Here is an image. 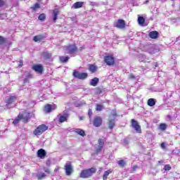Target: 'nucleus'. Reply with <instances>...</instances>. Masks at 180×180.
Masks as SVG:
<instances>
[{"instance_id": "obj_34", "label": "nucleus", "mask_w": 180, "mask_h": 180, "mask_svg": "<svg viewBox=\"0 0 180 180\" xmlns=\"http://www.w3.org/2000/svg\"><path fill=\"white\" fill-rule=\"evenodd\" d=\"M43 57H44L45 58H51V54L49 52H44L42 53Z\"/></svg>"}, {"instance_id": "obj_15", "label": "nucleus", "mask_w": 180, "mask_h": 180, "mask_svg": "<svg viewBox=\"0 0 180 180\" xmlns=\"http://www.w3.org/2000/svg\"><path fill=\"white\" fill-rule=\"evenodd\" d=\"M115 118H110L108 121V128L110 130H112L113 127H115Z\"/></svg>"}, {"instance_id": "obj_57", "label": "nucleus", "mask_w": 180, "mask_h": 180, "mask_svg": "<svg viewBox=\"0 0 180 180\" xmlns=\"http://www.w3.org/2000/svg\"><path fill=\"white\" fill-rule=\"evenodd\" d=\"M124 143H125V144H127V141H124Z\"/></svg>"}, {"instance_id": "obj_39", "label": "nucleus", "mask_w": 180, "mask_h": 180, "mask_svg": "<svg viewBox=\"0 0 180 180\" xmlns=\"http://www.w3.org/2000/svg\"><path fill=\"white\" fill-rule=\"evenodd\" d=\"M163 169L165 171H171V165H165Z\"/></svg>"}, {"instance_id": "obj_19", "label": "nucleus", "mask_w": 180, "mask_h": 180, "mask_svg": "<svg viewBox=\"0 0 180 180\" xmlns=\"http://www.w3.org/2000/svg\"><path fill=\"white\" fill-rule=\"evenodd\" d=\"M98 82H99V79L94 77L91 80L90 85H91V86H96L98 85Z\"/></svg>"}, {"instance_id": "obj_5", "label": "nucleus", "mask_w": 180, "mask_h": 180, "mask_svg": "<svg viewBox=\"0 0 180 180\" xmlns=\"http://www.w3.org/2000/svg\"><path fill=\"white\" fill-rule=\"evenodd\" d=\"M18 117H20L24 123H27L30 120V113L25 112L22 114H19Z\"/></svg>"}, {"instance_id": "obj_37", "label": "nucleus", "mask_w": 180, "mask_h": 180, "mask_svg": "<svg viewBox=\"0 0 180 180\" xmlns=\"http://www.w3.org/2000/svg\"><path fill=\"white\" fill-rule=\"evenodd\" d=\"M98 143L99 144L98 146H100L101 147H103V146L105 144V141L102 139H98Z\"/></svg>"}, {"instance_id": "obj_46", "label": "nucleus", "mask_w": 180, "mask_h": 180, "mask_svg": "<svg viewBox=\"0 0 180 180\" xmlns=\"http://www.w3.org/2000/svg\"><path fill=\"white\" fill-rule=\"evenodd\" d=\"M5 18H6V13L0 14L1 19H5Z\"/></svg>"}, {"instance_id": "obj_22", "label": "nucleus", "mask_w": 180, "mask_h": 180, "mask_svg": "<svg viewBox=\"0 0 180 180\" xmlns=\"http://www.w3.org/2000/svg\"><path fill=\"white\" fill-rule=\"evenodd\" d=\"M150 39H157L158 37V32L157 31H152L149 33Z\"/></svg>"}, {"instance_id": "obj_8", "label": "nucleus", "mask_w": 180, "mask_h": 180, "mask_svg": "<svg viewBox=\"0 0 180 180\" xmlns=\"http://www.w3.org/2000/svg\"><path fill=\"white\" fill-rule=\"evenodd\" d=\"M65 174L68 176H70L72 174V165L70 162H67L65 165Z\"/></svg>"}, {"instance_id": "obj_35", "label": "nucleus", "mask_w": 180, "mask_h": 180, "mask_svg": "<svg viewBox=\"0 0 180 180\" xmlns=\"http://www.w3.org/2000/svg\"><path fill=\"white\" fill-rule=\"evenodd\" d=\"M39 8H40V4H39V3H36L32 7H31V9H32L33 11H36Z\"/></svg>"}, {"instance_id": "obj_17", "label": "nucleus", "mask_w": 180, "mask_h": 180, "mask_svg": "<svg viewBox=\"0 0 180 180\" xmlns=\"http://www.w3.org/2000/svg\"><path fill=\"white\" fill-rule=\"evenodd\" d=\"M68 117H70V115L68 114H64L63 115H61L59 117L60 123H64V122H67Z\"/></svg>"}, {"instance_id": "obj_54", "label": "nucleus", "mask_w": 180, "mask_h": 180, "mask_svg": "<svg viewBox=\"0 0 180 180\" xmlns=\"http://www.w3.org/2000/svg\"><path fill=\"white\" fill-rule=\"evenodd\" d=\"M77 106H82V104L81 103H79L77 104Z\"/></svg>"}, {"instance_id": "obj_20", "label": "nucleus", "mask_w": 180, "mask_h": 180, "mask_svg": "<svg viewBox=\"0 0 180 180\" xmlns=\"http://www.w3.org/2000/svg\"><path fill=\"white\" fill-rule=\"evenodd\" d=\"M156 102L157 101L155 100V98H149L148 100V105L150 107L155 106Z\"/></svg>"}, {"instance_id": "obj_13", "label": "nucleus", "mask_w": 180, "mask_h": 180, "mask_svg": "<svg viewBox=\"0 0 180 180\" xmlns=\"http://www.w3.org/2000/svg\"><path fill=\"white\" fill-rule=\"evenodd\" d=\"M147 51L150 54H155V53H157L158 51V50H157V49H155V45L150 44L147 46Z\"/></svg>"}, {"instance_id": "obj_29", "label": "nucleus", "mask_w": 180, "mask_h": 180, "mask_svg": "<svg viewBox=\"0 0 180 180\" xmlns=\"http://www.w3.org/2000/svg\"><path fill=\"white\" fill-rule=\"evenodd\" d=\"M117 164L120 167H121L122 168H123L125 165H126V162L123 160H118Z\"/></svg>"}, {"instance_id": "obj_27", "label": "nucleus", "mask_w": 180, "mask_h": 180, "mask_svg": "<svg viewBox=\"0 0 180 180\" xmlns=\"http://www.w3.org/2000/svg\"><path fill=\"white\" fill-rule=\"evenodd\" d=\"M60 60L61 63H67L70 60V57L68 56H60Z\"/></svg>"}, {"instance_id": "obj_21", "label": "nucleus", "mask_w": 180, "mask_h": 180, "mask_svg": "<svg viewBox=\"0 0 180 180\" xmlns=\"http://www.w3.org/2000/svg\"><path fill=\"white\" fill-rule=\"evenodd\" d=\"M75 133H77L79 134V136H82L84 137L85 136V131L81 129H74Z\"/></svg>"}, {"instance_id": "obj_9", "label": "nucleus", "mask_w": 180, "mask_h": 180, "mask_svg": "<svg viewBox=\"0 0 180 180\" xmlns=\"http://www.w3.org/2000/svg\"><path fill=\"white\" fill-rule=\"evenodd\" d=\"M104 61L107 65H113L115 64V58L111 56H107L105 57Z\"/></svg>"}, {"instance_id": "obj_4", "label": "nucleus", "mask_w": 180, "mask_h": 180, "mask_svg": "<svg viewBox=\"0 0 180 180\" xmlns=\"http://www.w3.org/2000/svg\"><path fill=\"white\" fill-rule=\"evenodd\" d=\"M131 123L132 129H134L136 133H141V127L140 126V124H139V122L137 121H136L134 119H132L131 120Z\"/></svg>"}, {"instance_id": "obj_45", "label": "nucleus", "mask_w": 180, "mask_h": 180, "mask_svg": "<svg viewBox=\"0 0 180 180\" xmlns=\"http://www.w3.org/2000/svg\"><path fill=\"white\" fill-rule=\"evenodd\" d=\"M44 172H46V174H50V169L47 167H44Z\"/></svg>"}, {"instance_id": "obj_24", "label": "nucleus", "mask_w": 180, "mask_h": 180, "mask_svg": "<svg viewBox=\"0 0 180 180\" xmlns=\"http://www.w3.org/2000/svg\"><path fill=\"white\" fill-rule=\"evenodd\" d=\"M43 39H44V37H43V35H37L35 37H34V41H41V40H43Z\"/></svg>"}, {"instance_id": "obj_40", "label": "nucleus", "mask_w": 180, "mask_h": 180, "mask_svg": "<svg viewBox=\"0 0 180 180\" xmlns=\"http://www.w3.org/2000/svg\"><path fill=\"white\" fill-rule=\"evenodd\" d=\"M160 130H166L167 129V124H160Z\"/></svg>"}, {"instance_id": "obj_25", "label": "nucleus", "mask_w": 180, "mask_h": 180, "mask_svg": "<svg viewBox=\"0 0 180 180\" xmlns=\"http://www.w3.org/2000/svg\"><path fill=\"white\" fill-rule=\"evenodd\" d=\"M109 174H112V170L109 169L108 171H105L103 176V179L106 180L108 179V176H109Z\"/></svg>"}, {"instance_id": "obj_23", "label": "nucleus", "mask_w": 180, "mask_h": 180, "mask_svg": "<svg viewBox=\"0 0 180 180\" xmlns=\"http://www.w3.org/2000/svg\"><path fill=\"white\" fill-rule=\"evenodd\" d=\"M144 22H146V19L144 18V17L139 16L138 18L139 25H140L141 26H144Z\"/></svg>"}, {"instance_id": "obj_7", "label": "nucleus", "mask_w": 180, "mask_h": 180, "mask_svg": "<svg viewBox=\"0 0 180 180\" xmlns=\"http://www.w3.org/2000/svg\"><path fill=\"white\" fill-rule=\"evenodd\" d=\"M115 27L117 29H125L126 28V21L124 20L119 19L117 20L116 24H115Z\"/></svg>"}, {"instance_id": "obj_11", "label": "nucleus", "mask_w": 180, "mask_h": 180, "mask_svg": "<svg viewBox=\"0 0 180 180\" xmlns=\"http://www.w3.org/2000/svg\"><path fill=\"white\" fill-rule=\"evenodd\" d=\"M93 124L95 127H101L102 126V117H96L94 119Z\"/></svg>"}, {"instance_id": "obj_48", "label": "nucleus", "mask_w": 180, "mask_h": 180, "mask_svg": "<svg viewBox=\"0 0 180 180\" xmlns=\"http://www.w3.org/2000/svg\"><path fill=\"white\" fill-rule=\"evenodd\" d=\"M20 105H24V106H26L27 105V102H26V101H21L20 103Z\"/></svg>"}, {"instance_id": "obj_2", "label": "nucleus", "mask_w": 180, "mask_h": 180, "mask_svg": "<svg viewBox=\"0 0 180 180\" xmlns=\"http://www.w3.org/2000/svg\"><path fill=\"white\" fill-rule=\"evenodd\" d=\"M65 53L66 54H74L78 51V48L75 45H68L64 47Z\"/></svg>"}, {"instance_id": "obj_58", "label": "nucleus", "mask_w": 180, "mask_h": 180, "mask_svg": "<svg viewBox=\"0 0 180 180\" xmlns=\"http://www.w3.org/2000/svg\"><path fill=\"white\" fill-rule=\"evenodd\" d=\"M103 180H105V179H103ZM105 180H108V179H105Z\"/></svg>"}, {"instance_id": "obj_43", "label": "nucleus", "mask_w": 180, "mask_h": 180, "mask_svg": "<svg viewBox=\"0 0 180 180\" xmlns=\"http://www.w3.org/2000/svg\"><path fill=\"white\" fill-rule=\"evenodd\" d=\"M2 6H5V1L0 0V8H2Z\"/></svg>"}, {"instance_id": "obj_26", "label": "nucleus", "mask_w": 180, "mask_h": 180, "mask_svg": "<svg viewBox=\"0 0 180 180\" xmlns=\"http://www.w3.org/2000/svg\"><path fill=\"white\" fill-rule=\"evenodd\" d=\"M117 116V113L116 112V110H112L111 112V115L109 116L110 119H116L115 117Z\"/></svg>"}, {"instance_id": "obj_33", "label": "nucleus", "mask_w": 180, "mask_h": 180, "mask_svg": "<svg viewBox=\"0 0 180 180\" xmlns=\"http://www.w3.org/2000/svg\"><path fill=\"white\" fill-rule=\"evenodd\" d=\"M20 120H22L21 117H19V115L18 116L17 118H15L14 120V121L13 122V124H14L15 126H16V124H18V123H19V122H20Z\"/></svg>"}, {"instance_id": "obj_47", "label": "nucleus", "mask_w": 180, "mask_h": 180, "mask_svg": "<svg viewBox=\"0 0 180 180\" xmlns=\"http://www.w3.org/2000/svg\"><path fill=\"white\" fill-rule=\"evenodd\" d=\"M88 115L89 117L92 116V109H89Z\"/></svg>"}, {"instance_id": "obj_18", "label": "nucleus", "mask_w": 180, "mask_h": 180, "mask_svg": "<svg viewBox=\"0 0 180 180\" xmlns=\"http://www.w3.org/2000/svg\"><path fill=\"white\" fill-rule=\"evenodd\" d=\"M82 5H84V2L77 1L72 5V8H74V9H78L79 8H82Z\"/></svg>"}, {"instance_id": "obj_49", "label": "nucleus", "mask_w": 180, "mask_h": 180, "mask_svg": "<svg viewBox=\"0 0 180 180\" xmlns=\"http://www.w3.org/2000/svg\"><path fill=\"white\" fill-rule=\"evenodd\" d=\"M129 78H130V79H136V77H134V75H132V74H131L129 75Z\"/></svg>"}, {"instance_id": "obj_31", "label": "nucleus", "mask_w": 180, "mask_h": 180, "mask_svg": "<svg viewBox=\"0 0 180 180\" xmlns=\"http://www.w3.org/2000/svg\"><path fill=\"white\" fill-rule=\"evenodd\" d=\"M37 177L38 178V179H43V178H46V174L38 173L37 174Z\"/></svg>"}, {"instance_id": "obj_36", "label": "nucleus", "mask_w": 180, "mask_h": 180, "mask_svg": "<svg viewBox=\"0 0 180 180\" xmlns=\"http://www.w3.org/2000/svg\"><path fill=\"white\" fill-rule=\"evenodd\" d=\"M103 109V105H99V104H96V110H97L98 112H101V110H102Z\"/></svg>"}, {"instance_id": "obj_3", "label": "nucleus", "mask_w": 180, "mask_h": 180, "mask_svg": "<svg viewBox=\"0 0 180 180\" xmlns=\"http://www.w3.org/2000/svg\"><path fill=\"white\" fill-rule=\"evenodd\" d=\"M49 127L46 126L45 124L39 125L34 131V134L35 136H40L42 133H44L46 130H47Z\"/></svg>"}, {"instance_id": "obj_41", "label": "nucleus", "mask_w": 180, "mask_h": 180, "mask_svg": "<svg viewBox=\"0 0 180 180\" xmlns=\"http://www.w3.org/2000/svg\"><path fill=\"white\" fill-rule=\"evenodd\" d=\"M5 41H6V39L4 38V37L0 36V44H4Z\"/></svg>"}, {"instance_id": "obj_44", "label": "nucleus", "mask_w": 180, "mask_h": 180, "mask_svg": "<svg viewBox=\"0 0 180 180\" xmlns=\"http://www.w3.org/2000/svg\"><path fill=\"white\" fill-rule=\"evenodd\" d=\"M25 78H27L28 79H31V78H33V76L30 73H27Z\"/></svg>"}, {"instance_id": "obj_38", "label": "nucleus", "mask_w": 180, "mask_h": 180, "mask_svg": "<svg viewBox=\"0 0 180 180\" xmlns=\"http://www.w3.org/2000/svg\"><path fill=\"white\" fill-rule=\"evenodd\" d=\"M139 61H141V62L144 61V60H146V56H144V55H143V54L139 55Z\"/></svg>"}, {"instance_id": "obj_50", "label": "nucleus", "mask_w": 180, "mask_h": 180, "mask_svg": "<svg viewBox=\"0 0 180 180\" xmlns=\"http://www.w3.org/2000/svg\"><path fill=\"white\" fill-rule=\"evenodd\" d=\"M27 82H29V79H27V77H25L24 79V84H27Z\"/></svg>"}, {"instance_id": "obj_32", "label": "nucleus", "mask_w": 180, "mask_h": 180, "mask_svg": "<svg viewBox=\"0 0 180 180\" xmlns=\"http://www.w3.org/2000/svg\"><path fill=\"white\" fill-rule=\"evenodd\" d=\"M38 19L39 20H41L42 22H44V20H46V14L42 13L41 15H39Z\"/></svg>"}, {"instance_id": "obj_10", "label": "nucleus", "mask_w": 180, "mask_h": 180, "mask_svg": "<svg viewBox=\"0 0 180 180\" xmlns=\"http://www.w3.org/2000/svg\"><path fill=\"white\" fill-rule=\"evenodd\" d=\"M15 102H16V96H10L8 98H7L6 107L8 108V109H11V108H12V106H11V105H12V103H13Z\"/></svg>"}, {"instance_id": "obj_12", "label": "nucleus", "mask_w": 180, "mask_h": 180, "mask_svg": "<svg viewBox=\"0 0 180 180\" xmlns=\"http://www.w3.org/2000/svg\"><path fill=\"white\" fill-rule=\"evenodd\" d=\"M56 109H57V105L48 104L45 105L44 110L46 113H50V112Z\"/></svg>"}, {"instance_id": "obj_14", "label": "nucleus", "mask_w": 180, "mask_h": 180, "mask_svg": "<svg viewBox=\"0 0 180 180\" xmlns=\"http://www.w3.org/2000/svg\"><path fill=\"white\" fill-rule=\"evenodd\" d=\"M32 70L36 72H39V74H41L43 72V65H35L32 67Z\"/></svg>"}, {"instance_id": "obj_42", "label": "nucleus", "mask_w": 180, "mask_h": 180, "mask_svg": "<svg viewBox=\"0 0 180 180\" xmlns=\"http://www.w3.org/2000/svg\"><path fill=\"white\" fill-rule=\"evenodd\" d=\"M102 148H103V146H101L98 145V148L96 149V153H101V151H102Z\"/></svg>"}, {"instance_id": "obj_53", "label": "nucleus", "mask_w": 180, "mask_h": 180, "mask_svg": "<svg viewBox=\"0 0 180 180\" xmlns=\"http://www.w3.org/2000/svg\"><path fill=\"white\" fill-rule=\"evenodd\" d=\"M154 66H155V68H157V67H158V63H154Z\"/></svg>"}, {"instance_id": "obj_30", "label": "nucleus", "mask_w": 180, "mask_h": 180, "mask_svg": "<svg viewBox=\"0 0 180 180\" xmlns=\"http://www.w3.org/2000/svg\"><path fill=\"white\" fill-rule=\"evenodd\" d=\"M89 70L91 71V72H95L97 70V68L94 65H90Z\"/></svg>"}, {"instance_id": "obj_52", "label": "nucleus", "mask_w": 180, "mask_h": 180, "mask_svg": "<svg viewBox=\"0 0 180 180\" xmlns=\"http://www.w3.org/2000/svg\"><path fill=\"white\" fill-rule=\"evenodd\" d=\"M161 148H165V143H161Z\"/></svg>"}, {"instance_id": "obj_1", "label": "nucleus", "mask_w": 180, "mask_h": 180, "mask_svg": "<svg viewBox=\"0 0 180 180\" xmlns=\"http://www.w3.org/2000/svg\"><path fill=\"white\" fill-rule=\"evenodd\" d=\"M95 172H96V169L94 167L82 170L80 173V178H89L92 176Z\"/></svg>"}, {"instance_id": "obj_28", "label": "nucleus", "mask_w": 180, "mask_h": 180, "mask_svg": "<svg viewBox=\"0 0 180 180\" xmlns=\"http://www.w3.org/2000/svg\"><path fill=\"white\" fill-rule=\"evenodd\" d=\"M53 22H56V20H57V16H58V11L54 10L53 13Z\"/></svg>"}, {"instance_id": "obj_51", "label": "nucleus", "mask_w": 180, "mask_h": 180, "mask_svg": "<svg viewBox=\"0 0 180 180\" xmlns=\"http://www.w3.org/2000/svg\"><path fill=\"white\" fill-rule=\"evenodd\" d=\"M23 65V60H20V63L18 65V67H22Z\"/></svg>"}, {"instance_id": "obj_55", "label": "nucleus", "mask_w": 180, "mask_h": 180, "mask_svg": "<svg viewBox=\"0 0 180 180\" xmlns=\"http://www.w3.org/2000/svg\"><path fill=\"white\" fill-rule=\"evenodd\" d=\"M148 2H149V1H148V0H146V1L144 2V4H148Z\"/></svg>"}, {"instance_id": "obj_6", "label": "nucleus", "mask_w": 180, "mask_h": 180, "mask_svg": "<svg viewBox=\"0 0 180 180\" xmlns=\"http://www.w3.org/2000/svg\"><path fill=\"white\" fill-rule=\"evenodd\" d=\"M73 77H75V78H77L78 79H85V78L88 77V74L75 71L73 72Z\"/></svg>"}, {"instance_id": "obj_56", "label": "nucleus", "mask_w": 180, "mask_h": 180, "mask_svg": "<svg viewBox=\"0 0 180 180\" xmlns=\"http://www.w3.org/2000/svg\"><path fill=\"white\" fill-rule=\"evenodd\" d=\"M46 165H50V161L46 162Z\"/></svg>"}, {"instance_id": "obj_16", "label": "nucleus", "mask_w": 180, "mask_h": 180, "mask_svg": "<svg viewBox=\"0 0 180 180\" xmlns=\"http://www.w3.org/2000/svg\"><path fill=\"white\" fill-rule=\"evenodd\" d=\"M46 150H44V149H39L37 151V155L39 158H44L46 157Z\"/></svg>"}]
</instances>
